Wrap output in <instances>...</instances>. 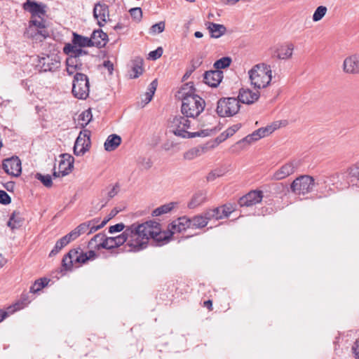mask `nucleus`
Instances as JSON below:
<instances>
[{
  "label": "nucleus",
  "mask_w": 359,
  "mask_h": 359,
  "mask_svg": "<svg viewBox=\"0 0 359 359\" xmlns=\"http://www.w3.org/2000/svg\"><path fill=\"white\" fill-rule=\"evenodd\" d=\"M178 94L182 100L181 111L183 115L194 119L204 110V100L195 93V89L190 83L185 84Z\"/></svg>",
  "instance_id": "1"
},
{
  "label": "nucleus",
  "mask_w": 359,
  "mask_h": 359,
  "mask_svg": "<svg viewBox=\"0 0 359 359\" xmlns=\"http://www.w3.org/2000/svg\"><path fill=\"white\" fill-rule=\"evenodd\" d=\"M130 235L128 242L123 248L126 251H140L145 248L149 240L148 235L149 224L146 222L138 224H133L129 226Z\"/></svg>",
  "instance_id": "2"
},
{
  "label": "nucleus",
  "mask_w": 359,
  "mask_h": 359,
  "mask_svg": "<svg viewBox=\"0 0 359 359\" xmlns=\"http://www.w3.org/2000/svg\"><path fill=\"white\" fill-rule=\"evenodd\" d=\"M186 116H176L170 123V131L176 136L182 138H194L196 137H206L210 135V130H201L197 132H190L191 121Z\"/></svg>",
  "instance_id": "3"
},
{
  "label": "nucleus",
  "mask_w": 359,
  "mask_h": 359,
  "mask_svg": "<svg viewBox=\"0 0 359 359\" xmlns=\"http://www.w3.org/2000/svg\"><path fill=\"white\" fill-rule=\"evenodd\" d=\"M97 257L94 250L84 252L80 246L74 248L66 254L62 260V267L66 271H71L73 268H79L88 261H93Z\"/></svg>",
  "instance_id": "4"
},
{
  "label": "nucleus",
  "mask_w": 359,
  "mask_h": 359,
  "mask_svg": "<svg viewBox=\"0 0 359 359\" xmlns=\"http://www.w3.org/2000/svg\"><path fill=\"white\" fill-rule=\"evenodd\" d=\"M248 75L251 86L257 90L267 87L272 79L271 67L264 63L255 65Z\"/></svg>",
  "instance_id": "5"
},
{
  "label": "nucleus",
  "mask_w": 359,
  "mask_h": 359,
  "mask_svg": "<svg viewBox=\"0 0 359 359\" xmlns=\"http://www.w3.org/2000/svg\"><path fill=\"white\" fill-rule=\"evenodd\" d=\"M240 107L236 98L224 97L218 100L216 112L220 117H230L239 111Z\"/></svg>",
  "instance_id": "6"
},
{
  "label": "nucleus",
  "mask_w": 359,
  "mask_h": 359,
  "mask_svg": "<svg viewBox=\"0 0 359 359\" xmlns=\"http://www.w3.org/2000/svg\"><path fill=\"white\" fill-rule=\"evenodd\" d=\"M89 37L82 36L76 32L72 33V43H67L63 47V53L76 52L77 54L86 55L87 51L83 48L92 47Z\"/></svg>",
  "instance_id": "7"
},
{
  "label": "nucleus",
  "mask_w": 359,
  "mask_h": 359,
  "mask_svg": "<svg viewBox=\"0 0 359 359\" xmlns=\"http://www.w3.org/2000/svg\"><path fill=\"white\" fill-rule=\"evenodd\" d=\"M89 81L88 76L82 73H76L72 84V94L80 100H85L89 95Z\"/></svg>",
  "instance_id": "8"
},
{
  "label": "nucleus",
  "mask_w": 359,
  "mask_h": 359,
  "mask_svg": "<svg viewBox=\"0 0 359 359\" xmlns=\"http://www.w3.org/2000/svg\"><path fill=\"white\" fill-rule=\"evenodd\" d=\"M149 229H148V235L149 239L152 238L158 245H163L168 243L172 238V232L168 229L166 231H162L159 223L153 221H147Z\"/></svg>",
  "instance_id": "9"
},
{
  "label": "nucleus",
  "mask_w": 359,
  "mask_h": 359,
  "mask_svg": "<svg viewBox=\"0 0 359 359\" xmlns=\"http://www.w3.org/2000/svg\"><path fill=\"white\" fill-rule=\"evenodd\" d=\"M315 185L313 177L302 175L296 178L291 184V190L296 194L304 195L312 191Z\"/></svg>",
  "instance_id": "10"
},
{
  "label": "nucleus",
  "mask_w": 359,
  "mask_h": 359,
  "mask_svg": "<svg viewBox=\"0 0 359 359\" xmlns=\"http://www.w3.org/2000/svg\"><path fill=\"white\" fill-rule=\"evenodd\" d=\"M302 165L299 159H293L283 165L271 176L273 180H281L293 174Z\"/></svg>",
  "instance_id": "11"
},
{
  "label": "nucleus",
  "mask_w": 359,
  "mask_h": 359,
  "mask_svg": "<svg viewBox=\"0 0 359 359\" xmlns=\"http://www.w3.org/2000/svg\"><path fill=\"white\" fill-rule=\"evenodd\" d=\"M90 131L83 130L80 132L74 146V154L76 156L83 155L90 146Z\"/></svg>",
  "instance_id": "12"
},
{
  "label": "nucleus",
  "mask_w": 359,
  "mask_h": 359,
  "mask_svg": "<svg viewBox=\"0 0 359 359\" xmlns=\"http://www.w3.org/2000/svg\"><path fill=\"white\" fill-rule=\"evenodd\" d=\"M39 65L42 72H54L60 67V59L57 55H47L40 57Z\"/></svg>",
  "instance_id": "13"
},
{
  "label": "nucleus",
  "mask_w": 359,
  "mask_h": 359,
  "mask_svg": "<svg viewBox=\"0 0 359 359\" xmlns=\"http://www.w3.org/2000/svg\"><path fill=\"white\" fill-rule=\"evenodd\" d=\"M61 160L59 163L58 172H54L53 176L63 177L68 175L74 167V157L69 154H62L60 155Z\"/></svg>",
  "instance_id": "14"
},
{
  "label": "nucleus",
  "mask_w": 359,
  "mask_h": 359,
  "mask_svg": "<svg viewBox=\"0 0 359 359\" xmlns=\"http://www.w3.org/2000/svg\"><path fill=\"white\" fill-rule=\"evenodd\" d=\"M3 168L7 174L18 177L22 172L21 161L18 156L5 159L3 161Z\"/></svg>",
  "instance_id": "15"
},
{
  "label": "nucleus",
  "mask_w": 359,
  "mask_h": 359,
  "mask_svg": "<svg viewBox=\"0 0 359 359\" xmlns=\"http://www.w3.org/2000/svg\"><path fill=\"white\" fill-rule=\"evenodd\" d=\"M293 50L292 43L278 45L271 48V57L279 60H288L292 56Z\"/></svg>",
  "instance_id": "16"
},
{
  "label": "nucleus",
  "mask_w": 359,
  "mask_h": 359,
  "mask_svg": "<svg viewBox=\"0 0 359 359\" xmlns=\"http://www.w3.org/2000/svg\"><path fill=\"white\" fill-rule=\"evenodd\" d=\"M89 247L95 249H112V237H107L104 233H97L88 243Z\"/></svg>",
  "instance_id": "17"
},
{
  "label": "nucleus",
  "mask_w": 359,
  "mask_h": 359,
  "mask_svg": "<svg viewBox=\"0 0 359 359\" xmlns=\"http://www.w3.org/2000/svg\"><path fill=\"white\" fill-rule=\"evenodd\" d=\"M263 193L262 191H252L240 198L238 203L241 206L249 207L262 201Z\"/></svg>",
  "instance_id": "18"
},
{
  "label": "nucleus",
  "mask_w": 359,
  "mask_h": 359,
  "mask_svg": "<svg viewBox=\"0 0 359 359\" xmlns=\"http://www.w3.org/2000/svg\"><path fill=\"white\" fill-rule=\"evenodd\" d=\"M94 18L97 20L100 26H103L104 23L109 20V13L107 6L102 4L95 5L93 9Z\"/></svg>",
  "instance_id": "19"
},
{
  "label": "nucleus",
  "mask_w": 359,
  "mask_h": 359,
  "mask_svg": "<svg viewBox=\"0 0 359 359\" xmlns=\"http://www.w3.org/2000/svg\"><path fill=\"white\" fill-rule=\"evenodd\" d=\"M172 232V236L175 233H180L190 228V218L184 216L174 220L168 226Z\"/></svg>",
  "instance_id": "20"
},
{
  "label": "nucleus",
  "mask_w": 359,
  "mask_h": 359,
  "mask_svg": "<svg viewBox=\"0 0 359 359\" xmlns=\"http://www.w3.org/2000/svg\"><path fill=\"white\" fill-rule=\"evenodd\" d=\"M260 96V93L257 89L256 91H252L250 89L241 88L238 94L239 103L250 104L256 102Z\"/></svg>",
  "instance_id": "21"
},
{
  "label": "nucleus",
  "mask_w": 359,
  "mask_h": 359,
  "mask_svg": "<svg viewBox=\"0 0 359 359\" xmlns=\"http://www.w3.org/2000/svg\"><path fill=\"white\" fill-rule=\"evenodd\" d=\"M29 303L28 297L27 295H23L21 299L12 306L7 308V311L0 310V323L5 319L9 314H12L15 311H20L24 309Z\"/></svg>",
  "instance_id": "22"
},
{
  "label": "nucleus",
  "mask_w": 359,
  "mask_h": 359,
  "mask_svg": "<svg viewBox=\"0 0 359 359\" xmlns=\"http://www.w3.org/2000/svg\"><path fill=\"white\" fill-rule=\"evenodd\" d=\"M343 69L348 74H359V55H353L346 57L343 63Z\"/></svg>",
  "instance_id": "23"
},
{
  "label": "nucleus",
  "mask_w": 359,
  "mask_h": 359,
  "mask_svg": "<svg viewBox=\"0 0 359 359\" xmlns=\"http://www.w3.org/2000/svg\"><path fill=\"white\" fill-rule=\"evenodd\" d=\"M144 60L141 57H135L130 62V69L128 71V75L130 79H137L143 74Z\"/></svg>",
  "instance_id": "24"
},
{
  "label": "nucleus",
  "mask_w": 359,
  "mask_h": 359,
  "mask_svg": "<svg viewBox=\"0 0 359 359\" xmlns=\"http://www.w3.org/2000/svg\"><path fill=\"white\" fill-rule=\"evenodd\" d=\"M223 79V72L221 70L208 71L204 74V82L210 87H217Z\"/></svg>",
  "instance_id": "25"
},
{
  "label": "nucleus",
  "mask_w": 359,
  "mask_h": 359,
  "mask_svg": "<svg viewBox=\"0 0 359 359\" xmlns=\"http://www.w3.org/2000/svg\"><path fill=\"white\" fill-rule=\"evenodd\" d=\"M45 6L42 4H39L36 1L27 0L23 4L24 10L29 12L32 14V18L34 16H38L41 18L46 13V11L44 9Z\"/></svg>",
  "instance_id": "26"
},
{
  "label": "nucleus",
  "mask_w": 359,
  "mask_h": 359,
  "mask_svg": "<svg viewBox=\"0 0 359 359\" xmlns=\"http://www.w3.org/2000/svg\"><path fill=\"white\" fill-rule=\"evenodd\" d=\"M110 218L107 219H104L100 224H96L97 222L95 220H92L88 222H84L81 224H79L76 229L80 232V234H83L86 232L88 233H90L93 231H97V229L103 227L106 223L109 220Z\"/></svg>",
  "instance_id": "27"
},
{
  "label": "nucleus",
  "mask_w": 359,
  "mask_h": 359,
  "mask_svg": "<svg viewBox=\"0 0 359 359\" xmlns=\"http://www.w3.org/2000/svg\"><path fill=\"white\" fill-rule=\"evenodd\" d=\"M92 46L102 47L104 46L107 41V35L103 32L101 29L95 30L91 36L89 37Z\"/></svg>",
  "instance_id": "28"
},
{
  "label": "nucleus",
  "mask_w": 359,
  "mask_h": 359,
  "mask_svg": "<svg viewBox=\"0 0 359 359\" xmlns=\"http://www.w3.org/2000/svg\"><path fill=\"white\" fill-rule=\"evenodd\" d=\"M208 151L207 145H200L190 149L184 154V158L191 161L196 158L201 156Z\"/></svg>",
  "instance_id": "29"
},
{
  "label": "nucleus",
  "mask_w": 359,
  "mask_h": 359,
  "mask_svg": "<svg viewBox=\"0 0 359 359\" xmlns=\"http://www.w3.org/2000/svg\"><path fill=\"white\" fill-rule=\"evenodd\" d=\"M206 200V192L199 191L193 195L191 201L188 203V208L190 209H194L203 204Z\"/></svg>",
  "instance_id": "30"
},
{
  "label": "nucleus",
  "mask_w": 359,
  "mask_h": 359,
  "mask_svg": "<svg viewBox=\"0 0 359 359\" xmlns=\"http://www.w3.org/2000/svg\"><path fill=\"white\" fill-rule=\"evenodd\" d=\"M208 29L210 35L213 38H219L226 32V27L223 25L217 24L215 22H208L207 24Z\"/></svg>",
  "instance_id": "31"
},
{
  "label": "nucleus",
  "mask_w": 359,
  "mask_h": 359,
  "mask_svg": "<svg viewBox=\"0 0 359 359\" xmlns=\"http://www.w3.org/2000/svg\"><path fill=\"white\" fill-rule=\"evenodd\" d=\"M68 55L66 60V65H72L74 67L82 69V63L79 60V57L83 54H77L76 52L64 53Z\"/></svg>",
  "instance_id": "32"
},
{
  "label": "nucleus",
  "mask_w": 359,
  "mask_h": 359,
  "mask_svg": "<svg viewBox=\"0 0 359 359\" xmlns=\"http://www.w3.org/2000/svg\"><path fill=\"white\" fill-rule=\"evenodd\" d=\"M130 235L129 226L120 234L117 236L114 235V249L123 245L126 241L128 242Z\"/></svg>",
  "instance_id": "33"
},
{
  "label": "nucleus",
  "mask_w": 359,
  "mask_h": 359,
  "mask_svg": "<svg viewBox=\"0 0 359 359\" xmlns=\"http://www.w3.org/2000/svg\"><path fill=\"white\" fill-rule=\"evenodd\" d=\"M34 26L37 29V34L42 36L43 38H46L48 36V32L46 30L45 21L41 18L39 20H32L30 21L29 29H32V27Z\"/></svg>",
  "instance_id": "34"
},
{
  "label": "nucleus",
  "mask_w": 359,
  "mask_h": 359,
  "mask_svg": "<svg viewBox=\"0 0 359 359\" xmlns=\"http://www.w3.org/2000/svg\"><path fill=\"white\" fill-rule=\"evenodd\" d=\"M158 86L156 79H154L149 86L147 91L144 94L142 101L144 102L143 107L148 104L153 98Z\"/></svg>",
  "instance_id": "35"
},
{
  "label": "nucleus",
  "mask_w": 359,
  "mask_h": 359,
  "mask_svg": "<svg viewBox=\"0 0 359 359\" xmlns=\"http://www.w3.org/2000/svg\"><path fill=\"white\" fill-rule=\"evenodd\" d=\"M207 221L205 220L202 215H198L190 218L191 229H202L207 226Z\"/></svg>",
  "instance_id": "36"
},
{
  "label": "nucleus",
  "mask_w": 359,
  "mask_h": 359,
  "mask_svg": "<svg viewBox=\"0 0 359 359\" xmlns=\"http://www.w3.org/2000/svg\"><path fill=\"white\" fill-rule=\"evenodd\" d=\"M176 203L171 202L167 204H164L163 205H161L160 207L156 208L152 212V215L157 217L160 216L161 215L168 213L170 212L176 205Z\"/></svg>",
  "instance_id": "37"
},
{
  "label": "nucleus",
  "mask_w": 359,
  "mask_h": 359,
  "mask_svg": "<svg viewBox=\"0 0 359 359\" xmlns=\"http://www.w3.org/2000/svg\"><path fill=\"white\" fill-rule=\"evenodd\" d=\"M280 123L278 121L272 123L266 127L260 128L258 132L260 133L262 138L266 137L280 128Z\"/></svg>",
  "instance_id": "38"
},
{
  "label": "nucleus",
  "mask_w": 359,
  "mask_h": 359,
  "mask_svg": "<svg viewBox=\"0 0 359 359\" xmlns=\"http://www.w3.org/2000/svg\"><path fill=\"white\" fill-rule=\"evenodd\" d=\"M49 281L50 280L46 278H42L35 280L34 284L30 287L29 292L36 293L40 291L48 284Z\"/></svg>",
  "instance_id": "39"
},
{
  "label": "nucleus",
  "mask_w": 359,
  "mask_h": 359,
  "mask_svg": "<svg viewBox=\"0 0 359 359\" xmlns=\"http://www.w3.org/2000/svg\"><path fill=\"white\" fill-rule=\"evenodd\" d=\"M93 115L90 109L85 110L79 116L78 118V123L81 127H86L92 120Z\"/></svg>",
  "instance_id": "40"
},
{
  "label": "nucleus",
  "mask_w": 359,
  "mask_h": 359,
  "mask_svg": "<svg viewBox=\"0 0 359 359\" xmlns=\"http://www.w3.org/2000/svg\"><path fill=\"white\" fill-rule=\"evenodd\" d=\"M69 241L65 236L60 238L55 243L53 249L50 252V256H54L57 254L65 246L69 244Z\"/></svg>",
  "instance_id": "41"
},
{
  "label": "nucleus",
  "mask_w": 359,
  "mask_h": 359,
  "mask_svg": "<svg viewBox=\"0 0 359 359\" xmlns=\"http://www.w3.org/2000/svg\"><path fill=\"white\" fill-rule=\"evenodd\" d=\"M231 63V58L229 57H223L219 60H217L214 63V67L215 70H219L228 67Z\"/></svg>",
  "instance_id": "42"
},
{
  "label": "nucleus",
  "mask_w": 359,
  "mask_h": 359,
  "mask_svg": "<svg viewBox=\"0 0 359 359\" xmlns=\"http://www.w3.org/2000/svg\"><path fill=\"white\" fill-rule=\"evenodd\" d=\"M18 215L19 213L13 212L10 217L7 225L12 229L19 227L21 224V220Z\"/></svg>",
  "instance_id": "43"
},
{
  "label": "nucleus",
  "mask_w": 359,
  "mask_h": 359,
  "mask_svg": "<svg viewBox=\"0 0 359 359\" xmlns=\"http://www.w3.org/2000/svg\"><path fill=\"white\" fill-rule=\"evenodd\" d=\"M225 172H226V171H225V169H224V168H216V169L210 171L208 174L206 179L209 182L214 181L216 178L224 175Z\"/></svg>",
  "instance_id": "44"
},
{
  "label": "nucleus",
  "mask_w": 359,
  "mask_h": 359,
  "mask_svg": "<svg viewBox=\"0 0 359 359\" xmlns=\"http://www.w3.org/2000/svg\"><path fill=\"white\" fill-rule=\"evenodd\" d=\"M262 138L260 133L258 132V130H256L252 133L247 135L245 137L242 139L240 142H247L248 144H251L254 142H256Z\"/></svg>",
  "instance_id": "45"
},
{
  "label": "nucleus",
  "mask_w": 359,
  "mask_h": 359,
  "mask_svg": "<svg viewBox=\"0 0 359 359\" xmlns=\"http://www.w3.org/2000/svg\"><path fill=\"white\" fill-rule=\"evenodd\" d=\"M262 138L260 133L258 132V130H256L252 133L247 135L245 137L242 139L240 142H247L248 144H251L254 142H256Z\"/></svg>",
  "instance_id": "46"
},
{
  "label": "nucleus",
  "mask_w": 359,
  "mask_h": 359,
  "mask_svg": "<svg viewBox=\"0 0 359 359\" xmlns=\"http://www.w3.org/2000/svg\"><path fill=\"white\" fill-rule=\"evenodd\" d=\"M327 11V9L325 6H318L313 15V20L314 22L320 20L325 15Z\"/></svg>",
  "instance_id": "47"
},
{
  "label": "nucleus",
  "mask_w": 359,
  "mask_h": 359,
  "mask_svg": "<svg viewBox=\"0 0 359 359\" xmlns=\"http://www.w3.org/2000/svg\"><path fill=\"white\" fill-rule=\"evenodd\" d=\"M35 178L40 180L46 187H51L53 185L52 178L50 175H43L41 173H36Z\"/></svg>",
  "instance_id": "48"
},
{
  "label": "nucleus",
  "mask_w": 359,
  "mask_h": 359,
  "mask_svg": "<svg viewBox=\"0 0 359 359\" xmlns=\"http://www.w3.org/2000/svg\"><path fill=\"white\" fill-rule=\"evenodd\" d=\"M137 164L140 168L149 170L152 166V161L150 158L140 156L137 159Z\"/></svg>",
  "instance_id": "49"
},
{
  "label": "nucleus",
  "mask_w": 359,
  "mask_h": 359,
  "mask_svg": "<svg viewBox=\"0 0 359 359\" xmlns=\"http://www.w3.org/2000/svg\"><path fill=\"white\" fill-rule=\"evenodd\" d=\"M348 177L359 180V165H353L347 170Z\"/></svg>",
  "instance_id": "50"
},
{
  "label": "nucleus",
  "mask_w": 359,
  "mask_h": 359,
  "mask_svg": "<svg viewBox=\"0 0 359 359\" xmlns=\"http://www.w3.org/2000/svg\"><path fill=\"white\" fill-rule=\"evenodd\" d=\"M129 12H130L131 17L134 20H135L137 21L141 20V19L142 18V11L141 8H140V7L133 8L130 9Z\"/></svg>",
  "instance_id": "51"
},
{
  "label": "nucleus",
  "mask_w": 359,
  "mask_h": 359,
  "mask_svg": "<svg viewBox=\"0 0 359 359\" xmlns=\"http://www.w3.org/2000/svg\"><path fill=\"white\" fill-rule=\"evenodd\" d=\"M222 215L224 218L228 217L233 212L234 207L232 204H225L221 206Z\"/></svg>",
  "instance_id": "52"
},
{
  "label": "nucleus",
  "mask_w": 359,
  "mask_h": 359,
  "mask_svg": "<svg viewBox=\"0 0 359 359\" xmlns=\"http://www.w3.org/2000/svg\"><path fill=\"white\" fill-rule=\"evenodd\" d=\"M241 128V123H236L228 128L224 132V133L226 134V137H229L233 135Z\"/></svg>",
  "instance_id": "53"
},
{
  "label": "nucleus",
  "mask_w": 359,
  "mask_h": 359,
  "mask_svg": "<svg viewBox=\"0 0 359 359\" xmlns=\"http://www.w3.org/2000/svg\"><path fill=\"white\" fill-rule=\"evenodd\" d=\"M80 236H81L80 232L78 231V229L76 227L74 229H73L72 231H70L69 233H67L65 236L66 237V238L67 239L69 243H70V242L76 240Z\"/></svg>",
  "instance_id": "54"
},
{
  "label": "nucleus",
  "mask_w": 359,
  "mask_h": 359,
  "mask_svg": "<svg viewBox=\"0 0 359 359\" xmlns=\"http://www.w3.org/2000/svg\"><path fill=\"white\" fill-rule=\"evenodd\" d=\"M163 51V48L161 47H158L156 50L151 51L149 53V57L151 60H157L162 55Z\"/></svg>",
  "instance_id": "55"
},
{
  "label": "nucleus",
  "mask_w": 359,
  "mask_h": 359,
  "mask_svg": "<svg viewBox=\"0 0 359 359\" xmlns=\"http://www.w3.org/2000/svg\"><path fill=\"white\" fill-rule=\"evenodd\" d=\"M165 29V23L163 22H160L151 26V32L153 33H161Z\"/></svg>",
  "instance_id": "56"
},
{
  "label": "nucleus",
  "mask_w": 359,
  "mask_h": 359,
  "mask_svg": "<svg viewBox=\"0 0 359 359\" xmlns=\"http://www.w3.org/2000/svg\"><path fill=\"white\" fill-rule=\"evenodd\" d=\"M11 197L9 195L3 190H0V203L7 205L11 203Z\"/></svg>",
  "instance_id": "57"
},
{
  "label": "nucleus",
  "mask_w": 359,
  "mask_h": 359,
  "mask_svg": "<svg viewBox=\"0 0 359 359\" xmlns=\"http://www.w3.org/2000/svg\"><path fill=\"white\" fill-rule=\"evenodd\" d=\"M201 215H203L205 220L207 221V224L208 223V222L210 220L215 219V215H214V212H213L212 209L208 210Z\"/></svg>",
  "instance_id": "58"
},
{
  "label": "nucleus",
  "mask_w": 359,
  "mask_h": 359,
  "mask_svg": "<svg viewBox=\"0 0 359 359\" xmlns=\"http://www.w3.org/2000/svg\"><path fill=\"white\" fill-rule=\"evenodd\" d=\"M353 353L356 359H359V338L357 339L352 346Z\"/></svg>",
  "instance_id": "59"
},
{
  "label": "nucleus",
  "mask_w": 359,
  "mask_h": 359,
  "mask_svg": "<svg viewBox=\"0 0 359 359\" xmlns=\"http://www.w3.org/2000/svg\"><path fill=\"white\" fill-rule=\"evenodd\" d=\"M104 149L107 151H112V135H109L104 144Z\"/></svg>",
  "instance_id": "60"
},
{
  "label": "nucleus",
  "mask_w": 359,
  "mask_h": 359,
  "mask_svg": "<svg viewBox=\"0 0 359 359\" xmlns=\"http://www.w3.org/2000/svg\"><path fill=\"white\" fill-rule=\"evenodd\" d=\"M127 227L123 223H118L114 224V234L116 233H120L122 231H124Z\"/></svg>",
  "instance_id": "61"
},
{
  "label": "nucleus",
  "mask_w": 359,
  "mask_h": 359,
  "mask_svg": "<svg viewBox=\"0 0 359 359\" xmlns=\"http://www.w3.org/2000/svg\"><path fill=\"white\" fill-rule=\"evenodd\" d=\"M202 64V58L201 57H196L191 60V65L193 67V69H196L198 67L201 66Z\"/></svg>",
  "instance_id": "62"
},
{
  "label": "nucleus",
  "mask_w": 359,
  "mask_h": 359,
  "mask_svg": "<svg viewBox=\"0 0 359 359\" xmlns=\"http://www.w3.org/2000/svg\"><path fill=\"white\" fill-rule=\"evenodd\" d=\"M215 219L218 220L223 219V216L222 215L221 206L218 208H213Z\"/></svg>",
  "instance_id": "63"
},
{
  "label": "nucleus",
  "mask_w": 359,
  "mask_h": 359,
  "mask_svg": "<svg viewBox=\"0 0 359 359\" xmlns=\"http://www.w3.org/2000/svg\"><path fill=\"white\" fill-rule=\"evenodd\" d=\"M66 66H67V67H66L67 72L69 75H72L73 74H74L76 72V71L81 69L80 68L74 67L72 65H66Z\"/></svg>",
  "instance_id": "64"
}]
</instances>
